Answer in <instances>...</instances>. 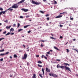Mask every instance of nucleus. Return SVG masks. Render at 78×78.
Returning <instances> with one entry per match:
<instances>
[{
	"label": "nucleus",
	"instance_id": "nucleus-1",
	"mask_svg": "<svg viewBox=\"0 0 78 78\" xmlns=\"http://www.w3.org/2000/svg\"><path fill=\"white\" fill-rule=\"evenodd\" d=\"M25 0H22L21 1L19 2L16 4H14L13 6H12V8H14V9H17L19 8V5H19L20 3H22L23 2H24Z\"/></svg>",
	"mask_w": 78,
	"mask_h": 78
},
{
	"label": "nucleus",
	"instance_id": "nucleus-2",
	"mask_svg": "<svg viewBox=\"0 0 78 78\" xmlns=\"http://www.w3.org/2000/svg\"><path fill=\"white\" fill-rule=\"evenodd\" d=\"M62 68L63 69H64L65 68L66 70H68V71H69V72H71L70 68L69 67H66V66H64L62 67Z\"/></svg>",
	"mask_w": 78,
	"mask_h": 78
},
{
	"label": "nucleus",
	"instance_id": "nucleus-3",
	"mask_svg": "<svg viewBox=\"0 0 78 78\" xmlns=\"http://www.w3.org/2000/svg\"><path fill=\"white\" fill-rule=\"evenodd\" d=\"M32 3H33V4H35V5H39L41 4V2H39V3H38L37 2L34 1L33 0H32Z\"/></svg>",
	"mask_w": 78,
	"mask_h": 78
},
{
	"label": "nucleus",
	"instance_id": "nucleus-4",
	"mask_svg": "<svg viewBox=\"0 0 78 78\" xmlns=\"http://www.w3.org/2000/svg\"><path fill=\"white\" fill-rule=\"evenodd\" d=\"M49 75H50V76H55V77H58V76H57V75H56L54 73H49Z\"/></svg>",
	"mask_w": 78,
	"mask_h": 78
},
{
	"label": "nucleus",
	"instance_id": "nucleus-5",
	"mask_svg": "<svg viewBox=\"0 0 78 78\" xmlns=\"http://www.w3.org/2000/svg\"><path fill=\"white\" fill-rule=\"evenodd\" d=\"M27 53H26L25 54H24V57H23V59H26L27 58Z\"/></svg>",
	"mask_w": 78,
	"mask_h": 78
},
{
	"label": "nucleus",
	"instance_id": "nucleus-6",
	"mask_svg": "<svg viewBox=\"0 0 78 78\" xmlns=\"http://www.w3.org/2000/svg\"><path fill=\"white\" fill-rule=\"evenodd\" d=\"M46 71L47 72H50V69L46 67Z\"/></svg>",
	"mask_w": 78,
	"mask_h": 78
},
{
	"label": "nucleus",
	"instance_id": "nucleus-7",
	"mask_svg": "<svg viewBox=\"0 0 78 78\" xmlns=\"http://www.w3.org/2000/svg\"><path fill=\"white\" fill-rule=\"evenodd\" d=\"M62 15H58V16H56L55 17V19H58L59 18H61V17H62Z\"/></svg>",
	"mask_w": 78,
	"mask_h": 78
},
{
	"label": "nucleus",
	"instance_id": "nucleus-8",
	"mask_svg": "<svg viewBox=\"0 0 78 78\" xmlns=\"http://www.w3.org/2000/svg\"><path fill=\"white\" fill-rule=\"evenodd\" d=\"M21 10H22L23 11H24V12H27V11H28V9H22Z\"/></svg>",
	"mask_w": 78,
	"mask_h": 78
},
{
	"label": "nucleus",
	"instance_id": "nucleus-9",
	"mask_svg": "<svg viewBox=\"0 0 78 78\" xmlns=\"http://www.w3.org/2000/svg\"><path fill=\"white\" fill-rule=\"evenodd\" d=\"M5 13H6L5 12V11H2L0 12V16H1V15H2V14L3 13V14H5Z\"/></svg>",
	"mask_w": 78,
	"mask_h": 78
},
{
	"label": "nucleus",
	"instance_id": "nucleus-10",
	"mask_svg": "<svg viewBox=\"0 0 78 78\" xmlns=\"http://www.w3.org/2000/svg\"><path fill=\"white\" fill-rule=\"evenodd\" d=\"M36 77H37V76H36V74H34L33 75V76H32V78H37Z\"/></svg>",
	"mask_w": 78,
	"mask_h": 78
},
{
	"label": "nucleus",
	"instance_id": "nucleus-11",
	"mask_svg": "<svg viewBox=\"0 0 78 78\" xmlns=\"http://www.w3.org/2000/svg\"><path fill=\"white\" fill-rule=\"evenodd\" d=\"M63 64L64 66H65V65H66V66H70V64L66 63H64Z\"/></svg>",
	"mask_w": 78,
	"mask_h": 78
},
{
	"label": "nucleus",
	"instance_id": "nucleus-12",
	"mask_svg": "<svg viewBox=\"0 0 78 78\" xmlns=\"http://www.w3.org/2000/svg\"><path fill=\"white\" fill-rule=\"evenodd\" d=\"M54 48L55 50H58V51H60V50L58 48L56 47L55 46L54 47Z\"/></svg>",
	"mask_w": 78,
	"mask_h": 78
},
{
	"label": "nucleus",
	"instance_id": "nucleus-13",
	"mask_svg": "<svg viewBox=\"0 0 78 78\" xmlns=\"http://www.w3.org/2000/svg\"><path fill=\"white\" fill-rule=\"evenodd\" d=\"M64 66H60L59 65H58L57 66V68H58V67H59L60 68H61V69H63V68H62V67H63Z\"/></svg>",
	"mask_w": 78,
	"mask_h": 78
},
{
	"label": "nucleus",
	"instance_id": "nucleus-14",
	"mask_svg": "<svg viewBox=\"0 0 78 78\" xmlns=\"http://www.w3.org/2000/svg\"><path fill=\"white\" fill-rule=\"evenodd\" d=\"M11 26H9V27H8V26H7L6 27V28L7 29H9L10 28H11Z\"/></svg>",
	"mask_w": 78,
	"mask_h": 78
},
{
	"label": "nucleus",
	"instance_id": "nucleus-15",
	"mask_svg": "<svg viewBox=\"0 0 78 78\" xmlns=\"http://www.w3.org/2000/svg\"><path fill=\"white\" fill-rule=\"evenodd\" d=\"M42 71L43 72V75H44V68H42Z\"/></svg>",
	"mask_w": 78,
	"mask_h": 78
},
{
	"label": "nucleus",
	"instance_id": "nucleus-16",
	"mask_svg": "<svg viewBox=\"0 0 78 78\" xmlns=\"http://www.w3.org/2000/svg\"><path fill=\"white\" fill-rule=\"evenodd\" d=\"M63 15H66H66H67V12H63Z\"/></svg>",
	"mask_w": 78,
	"mask_h": 78
},
{
	"label": "nucleus",
	"instance_id": "nucleus-17",
	"mask_svg": "<svg viewBox=\"0 0 78 78\" xmlns=\"http://www.w3.org/2000/svg\"><path fill=\"white\" fill-rule=\"evenodd\" d=\"M14 29L12 28H11L10 29V31L13 32V31H14Z\"/></svg>",
	"mask_w": 78,
	"mask_h": 78
},
{
	"label": "nucleus",
	"instance_id": "nucleus-18",
	"mask_svg": "<svg viewBox=\"0 0 78 78\" xmlns=\"http://www.w3.org/2000/svg\"><path fill=\"white\" fill-rule=\"evenodd\" d=\"M37 62L38 64H42V62L41 61H38Z\"/></svg>",
	"mask_w": 78,
	"mask_h": 78
},
{
	"label": "nucleus",
	"instance_id": "nucleus-19",
	"mask_svg": "<svg viewBox=\"0 0 78 78\" xmlns=\"http://www.w3.org/2000/svg\"><path fill=\"white\" fill-rule=\"evenodd\" d=\"M29 26H30V25H27V26H24V28H27V27H29Z\"/></svg>",
	"mask_w": 78,
	"mask_h": 78
},
{
	"label": "nucleus",
	"instance_id": "nucleus-20",
	"mask_svg": "<svg viewBox=\"0 0 78 78\" xmlns=\"http://www.w3.org/2000/svg\"><path fill=\"white\" fill-rule=\"evenodd\" d=\"M23 29H20L18 30V32H20V31H23Z\"/></svg>",
	"mask_w": 78,
	"mask_h": 78
},
{
	"label": "nucleus",
	"instance_id": "nucleus-21",
	"mask_svg": "<svg viewBox=\"0 0 78 78\" xmlns=\"http://www.w3.org/2000/svg\"><path fill=\"white\" fill-rule=\"evenodd\" d=\"M50 39H54V40H56V38H55L53 37H50Z\"/></svg>",
	"mask_w": 78,
	"mask_h": 78
},
{
	"label": "nucleus",
	"instance_id": "nucleus-22",
	"mask_svg": "<svg viewBox=\"0 0 78 78\" xmlns=\"http://www.w3.org/2000/svg\"><path fill=\"white\" fill-rule=\"evenodd\" d=\"M10 34L11 33L9 32L8 33H7L5 34V36H8V35H9V34Z\"/></svg>",
	"mask_w": 78,
	"mask_h": 78
},
{
	"label": "nucleus",
	"instance_id": "nucleus-23",
	"mask_svg": "<svg viewBox=\"0 0 78 78\" xmlns=\"http://www.w3.org/2000/svg\"><path fill=\"white\" fill-rule=\"evenodd\" d=\"M14 58H17V55H16V54H15L14 55Z\"/></svg>",
	"mask_w": 78,
	"mask_h": 78
},
{
	"label": "nucleus",
	"instance_id": "nucleus-24",
	"mask_svg": "<svg viewBox=\"0 0 78 78\" xmlns=\"http://www.w3.org/2000/svg\"><path fill=\"white\" fill-rule=\"evenodd\" d=\"M39 75L40 76V77H41V78H43V76H42V74H39Z\"/></svg>",
	"mask_w": 78,
	"mask_h": 78
},
{
	"label": "nucleus",
	"instance_id": "nucleus-25",
	"mask_svg": "<svg viewBox=\"0 0 78 78\" xmlns=\"http://www.w3.org/2000/svg\"><path fill=\"white\" fill-rule=\"evenodd\" d=\"M73 50H75V51H77V53H78V51L77 50L74 49V48H73L72 49Z\"/></svg>",
	"mask_w": 78,
	"mask_h": 78
},
{
	"label": "nucleus",
	"instance_id": "nucleus-26",
	"mask_svg": "<svg viewBox=\"0 0 78 78\" xmlns=\"http://www.w3.org/2000/svg\"><path fill=\"white\" fill-rule=\"evenodd\" d=\"M38 67H42V65H41L39 64H38Z\"/></svg>",
	"mask_w": 78,
	"mask_h": 78
},
{
	"label": "nucleus",
	"instance_id": "nucleus-27",
	"mask_svg": "<svg viewBox=\"0 0 78 78\" xmlns=\"http://www.w3.org/2000/svg\"><path fill=\"white\" fill-rule=\"evenodd\" d=\"M3 39H5V38H0V41H1L2 40H3Z\"/></svg>",
	"mask_w": 78,
	"mask_h": 78
},
{
	"label": "nucleus",
	"instance_id": "nucleus-28",
	"mask_svg": "<svg viewBox=\"0 0 78 78\" xmlns=\"http://www.w3.org/2000/svg\"><path fill=\"white\" fill-rule=\"evenodd\" d=\"M40 12L41 13H42V14H44V12L42 11H40Z\"/></svg>",
	"mask_w": 78,
	"mask_h": 78
},
{
	"label": "nucleus",
	"instance_id": "nucleus-29",
	"mask_svg": "<svg viewBox=\"0 0 78 78\" xmlns=\"http://www.w3.org/2000/svg\"><path fill=\"white\" fill-rule=\"evenodd\" d=\"M5 53H3V54H0V56H3L4 55H5Z\"/></svg>",
	"mask_w": 78,
	"mask_h": 78
},
{
	"label": "nucleus",
	"instance_id": "nucleus-30",
	"mask_svg": "<svg viewBox=\"0 0 78 78\" xmlns=\"http://www.w3.org/2000/svg\"><path fill=\"white\" fill-rule=\"evenodd\" d=\"M5 51V50L4 49H2V50H0V52H2V51Z\"/></svg>",
	"mask_w": 78,
	"mask_h": 78
},
{
	"label": "nucleus",
	"instance_id": "nucleus-31",
	"mask_svg": "<svg viewBox=\"0 0 78 78\" xmlns=\"http://www.w3.org/2000/svg\"><path fill=\"white\" fill-rule=\"evenodd\" d=\"M20 19H23V17L22 16H20Z\"/></svg>",
	"mask_w": 78,
	"mask_h": 78
},
{
	"label": "nucleus",
	"instance_id": "nucleus-32",
	"mask_svg": "<svg viewBox=\"0 0 78 78\" xmlns=\"http://www.w3.org/2000/svg\"><path fill=\"white\" fill-rule=\"evenodd\" d=\"M4 22H5L6 23H7V22H8V20H6L5 21V20L4 21Z\"/></svg>",
	"mask_w": 78,
	"mask_h": 78
},
{
	"label": "nucleus",
	"instance_id": "nucleus-33",
	"mask_svg": "<svg viewBox=\"0 0 78 78\" xmlns=\"http://www.w3.org/2000/svg\"><path fill=\"white\" fill-rule=\"evenodd\" d=\"M66 50H67V53H69V50L68 49H66Z\"/></svg>",
	"mask_w": 78,
	"mask_h": 78
},
{
	"label": "nucleus",
	"instance_id": "nucleus-34",
	"mask_svg": "<svg viewBox=\"0 0 78 78\" xmlns=\"http://www.w3.org/2000/svg\"><path fill=\"white\" fill-rule=\"evenodd\" d=\"M0 11H3V9L2 8H0Z\"/></svg>",
	"mask_w": 78,
	"mask_h": 78
},
{
	"label": "nucleus",
	"instance_id": "nucleus-35",
	"mask_svg": "<svg viewBox=\"0 0 78 78\" xmlns=\"http://www.w3.org/2000/svg\"><path fill=\"white\" fill-rule=\"evenodd\" d=\"M20 27V23H18L17 27Z\"/></svg>",
	"mask_w": 78,
	"mask_h": 78
},
{
	"label": "nucleus",
	"instance_id": "nucleus-36",
	"mask_svg": "<svg viewBox=\"0 0 78 78\" xmlns=\"http://www.w3.org/2000/svg\"><path fill=\"white\" fill-rule=\"evenodd\" d=\"M0 61H3V58H2L1 59H0Z\"/></svg>",
	"mask_w": 78,
	"mask_h": 78
},
{
	"label": "nucleus",
	"instance_id": "nucleus-37",
	"mask_svg": "<svg viewBox=\"0 0 78 78\" xmlns=\"http://www.w3.org/2000/svg\"><path fill=\"white\" fill-rule=\"evenodd\" d=\"M50 15L49 14H47L45 15L46 17H48Z\"/></svg>",
	"mask_w": 78,
	"mask_h": 78
},
{
	"label": "nucleus",
	"instance_id": "nucleus-38",
	"mask_svg": "<svg viewBox=\"0 0 78 78\" xmlns=\"http://www.w3.org/2000/svg\"><path fill=\"white\" fill-rule=\"evenodd\" d=\"M6 31H5L3 33V34H6Z\"/></svg>",
	"mask_w": 78,
	"mask_h": 78
},
{
	"label": "nucleus",
	"instance_id": "nucleus-39",
	"mask_svg": "<svg viewBox=\"0 0 78 78\" xmlns=\"http://www.w3.org/2000/svg\"><path fill=\"white\" fill-rule=\"evenodd\" d=\"M44 58H45V59L46 60H47V57L44 56Z\"/></svg>",
	"mask_w": 78,
	"mask_h": 78
},
{
	"label": "nucleus",
	"instance_id": "nucleus-40",
	"mask_svg": "<svg viewBox=\"0 0 78 78\" xmlns=\"http://www.w3.org/2000/svg\"><path fill=\"white\" fill-rule=\"evenodd\" d=\"M63 38V37L62 36H60V39H62Z\"/></svg>",
	"mask_w": 78,
	"mask_h": 78
},
{
	"label": "nucleus",
	"instance_id": "nucleus-41",
	"mask_svg": "<svg viewBox=\"0 0 78 78\" xmlns=\"http://www.w3.org/2000/svg\"><path fill=\"white\" fill-rule=\"evenodd\" d=\"M29 64H30V63L28 62L27 63V65L28 66H29Z\"/></svg>",
	"mask_w": 78,
	"mask_h": 78
},
{
	"label": "nucleus",
	"instance_id": "nucleus-42",
	"mask_svg": "<svg viewBox=\"0 0 78 78\" xmlns=\"http://www.w3.org/2000/svg\"><path fill=\"white\" fill-rule=\"evenodd\" d=\"M9 53V52H7L5 54V55H8Z\"/></svg>",
	"mask_w": 78,
	"mask_h": 78
},
{
	"label": "nucleus",
	"instance_id": "nucleus-43",
	"mask_svg": "<svg viewBox=\"0 0 78 78\" xmlns=\"http://www.w3.org/2000/svg\"><path fill=\"white\" fill-rule=\"evenodd\" d=\"M41 47H44V46H43V44H41Z\"/></svg>",
	"mask_w": 78,
	"mask_h": 78
},
{
	"label": "nucleus",
	"instance_id": "nucleus-44",
	"mask_svg": "<svg viewBox=\"0 0 78 78\" xmlns=\"http://www.w3.org/2000/svg\"><path fill=\"white\" fill-rule=\"evenodd\" d=\"M50 51H49L48 52H47V54H48V55H50Z\"/></svg>",
	"mask_w": 78,
	"mask_h": 78
},
{
	"label": "nucleus",
	"instance_id": "nucleus-45",
	"mask_svg": "<svg viewBox=\"0 0 78 78\" xmlns=\"http://www.w3.org/2000/svg\"><path fill=\"white\" fill-rule=\"evenodd\" d=\"M47 20H50V18L49 17H48L47 18Z\"/></svg>",
	"mask_w": 78,
	"mask_h": 78
},
{
	"label": "nucleus",
	"instance_id": "nucleus-46",
	"mask_svg": "<svg viewBox=\"0 0 78 78\" xmlns=\"http://www.w3.org/2000/svg\"><path fill=\"white\" fill-rule=\"evenodd\" d=\"M54 3L55 4H57V2H56L55 1H54Z\"/></svg>",
	"mask_w": 78,
	"mask_h": 78
},
{
	"label": "nucleus",
	"instance_id": "nucleus-47",
	"mask_svg": "<svg viewBox=\"0 0 78 78\" xmlns=\"http://www.w3.org/2000/svg\"><path fill=\"white\" fill-rule=\"evenodd\" d=\"M26 18H27V17H30V16H26Z\"/></svg>",
	"mask_w": 78,
	"mask_h": 78
},
{
	"label": "nucleus",
	"instance_id": "nucleus-48",
	"mask_svg": "<svg viewBox=\"0 0 78 78\" xmlns=\"http://www.w3.org/2000/svg\"><path fill=\"white\" fill-rule=\"evenodd\" d=\"M40 41L41 42H45L44 40H41Z\"/></svg>",
	"mask_w": 78,
	"mask_h": 78
},
{
	"label": "nucleus",
	"instance_id": "nucleus-49",
	"mask_svg": "<svg viewBox=\"0 0 78 78\" xmlns=\"http://www.w3.org/2000/svg\"><path fill=\"white\" fill-rule=\"evenodd\" d=\"M12 7H10V8H9V9H7V11H8L10 9H11Z\"/></svg>",
	"mask_w": 78,
	"mask_h": 78
},
{
	"label": "nucleus",
	"instance_id": "nucleus-50",
	"mask_svg": "<svg viewBox=\"0 0 78 78\" xmlns=\"http://www.w3.org/2000/svg\"><path fill=\"white\" fill-rule=\"evenodd\" d=\"M61 14H63V12L62 13H59L60 15H61Z\"/></svg>",
	"mask_w": 78,
	"mask_h": 78
},
{
	"label": "nucleus",
	"instance_id": "nucleus-51",
	"mask_svg": "<svg viewBox=\"0 0 78 78\" xmlns=\"http://www.w3.org/2000/svg\"><path fill=\"white\" fill-rule=\"evenodd\" d=\"M31 33V31L29 30V31H28V33Z\"/></svg>",
	"mask_w": 78,
	"mask_h": 78
},
{
	"label": "nucleus",
	"instance_id": "nucleus-52",
	"mask_svg": "<svg viewBox=\"0 0 78 78\" xmlns=\"http://www.w3.org/2000/svg\"><path fill=\"white\" fill-rule=\"evenodd\" d=\"M37 57V58H39V55H36Z\"/></svg>",
	"mask_w": 78,
	"mask_h": 78
},
{
	"label": "nucleus",
	"instance_id": "nucleus-53",
	"mask_svg": "<svg viewBox=\"0 0 78 78\" xmlns=\"http://www.w3.org/2000/svg\"><path fill=\"white\" fill-rule=\"evenodd\" d=\"M44 55H42V56H41L42 58H44V57H44Z\"/></svg>",
	"mask_w": 78,
	"mask_h": 78
},
{
	"label": "nucleus",
	"instance_id": "nucleus-54",
	"mask_svg": "<svg viewBox=\"0 0 78 78\" xmlns=\"http://www.w3.org/2000/svg\"><path fill=\"white\" fill-rule=\"evenodd\" d=\"M70 19V20H73V18H71Z\"/></svg>",
	"mask_w": 78,
	"mask_h": 78
},
{
	"label": "nucleus",
	"instance_id": "nucleus-55",
	"mask_svg": "<svg viewBox=\"0 0 78 78\" xmlns=\"http://www.w3.org/2000/svg\"><path fill=\"white\" fill-rule=\"evenodd\" d=\"M59 26L60 27H62V25H60Z\"/></svg>",
	"mask_w": 78,
	"mask_h": 78
},
{
	"label": "nucleus",
	"instance_id": "nucleus-56",
	"mask_svg": "<svg viewBox=\"0 0 78 78\" xmlns=\"http://www.w3.org/2000/svg\"><path fill=\"white\" fill-rule=\"evenodd\" d=\"M13 27H16V24H14Z\"/></svg>",
	"mask_w": 78,
	"mask_h": 78
},
{
	"label": "nucleus",
	"instance_id": "nucleus-57",
	"mask_svg": "<svg viewBox=\"0 0 78 78\" xmlns=\"http://www.w3.org/2000/svg\"><path fill=\"white\" fill-rule=\"evenodd\" d=\"M56 61H60V60L57 59Z\"/></svg>",
	"mask_w": 78,
	"mask_h": 78
},
{
	"label": "nucleus",
	"instance_id": "nucleus-58",
	"mask_svg": "<svg viewBox=\"0 0 78 78\" xmlns=\"http://www.w3.org/2000/svg\"><path fill=\"white\" fill-rule=\"evenodd\" d=\"M23 47H24V48H25V45H24V44H23Z\"/></svg>",
	"mask_w": 78,
	"mask_h": 78
},
{
	"label": "nucleus",
	"instance_id": "nucleus-59",
	"mask_svg": "<svg viewBox=\"0 0 78 78\" xmlns=\"http://www.w3.org/2000/svg\"><path fill=\"white\" fill-rule=\"evenodd\" d=\"M13 10V9H9V11H12Z\"/></svg>",
	"mask_w": 78,
	"mask_h": 78
},
{
	"label": "nucleus",
	"instance_id": "nucleus-60",
	"mask_svg": "<svg viewBox=\"0 0 78 78\" xmlns=\"http://www.w3.org/2000/svg\"><path fill=\"white\" fill-rule=\"evenodd\" d=\"M14 34V33H12L11 34V35H13V34Z\"/></svg>",
	"mask_w": 78,
	"mask_h": 78
},
{
	"label": "nucleus",
	"instance_id": "nucleus-61",
	"mask_svg": "<svg viewBox=\"0 0 78 78\" xmlns=\"http://www.w3.org/2000/svg\"><path fill=\"white\" fill-rule=\"evenodd\" d=\"M10 59H12V56H10Z\"/></svg>",
	"mask_w": 78,
	"mask_h": 78
},
{
	"label": "nucleus",
	"instance_id": "nucleus-62",
	"mask_svg": "<svg viewBox=\"0 0 78 78\" xmlns=\"http://www.w3.org/2000/svg\"><path fill=\"white\" fill-rule=\"evenodd\" d=\"M50 51V52H52V51H53V50H50V51Z\"/></svg>",
	"mask_w": 78,
	"mask_h": 78
},
{
	"label": "nucleus",
	"instance_id": "nucleus-63",
	"mask_svg": "<svg viewBox=\"0 0 78 78\" xmlns=\"http://www.w3.org/2000/svg\"><path fill=\"white\" fill-rule=\"evenodd\" d=\"M73 41H76V39H73Z\"/></svg>",
	"mask_w": 78,
	"mask_h": 78
},
{
	"label": "nucleus",
	"instance_id": "nucleus-64",
	"mask_svg": "<svg viewBox=\"0 0 78 78\" xmlns=\"http://www.w3.org/2000/svg\"><path fill=\"white\" fill-rule=\"evenodd\" d=\"M51 34V36H52L53 37L54 36H53V34Z\"/></svg>",
	"mask_w": 78,
	"mask_h": 78
}]
</instances>
